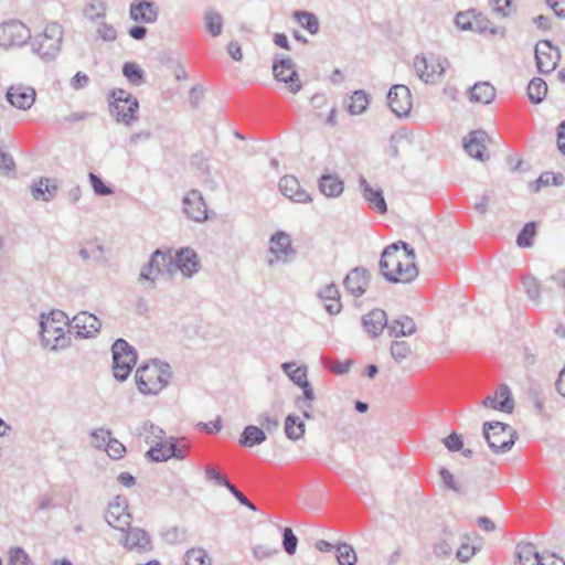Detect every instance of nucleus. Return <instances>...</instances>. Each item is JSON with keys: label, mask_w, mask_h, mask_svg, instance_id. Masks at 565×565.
<instances>
[{"label": "nucleus", "mask_w": 565, "mask_h": 565, "mask_svg": "<svg viewBox=\"0 0 565 565\" xmlns=\"http://www.w3.org/2000/svg\"><path fill=\"white\" fill-rule=\"evenodd\" d=\"M9 103L19 109H29L35 102V90L23 85L11 86L7 92Z\"/></svg>", "instance_id": "412c9836"}, {"label": "nucleus", "mask_w": 565, "mask_h": 565, "mask_svg": "<svg viewBox=\"0 0 565 565\" xmlns=\"http://www.w3.org/2000/svg\"><path fill=\"white\" fill-rule=\"evenodd\" d=\"M183 209L193 221L202 222L207 218V207L199 191L192 190L184 196Z\"/></svg>", "instance_id": "aec40b11"}, {"label": "nucleus", "mask_w": 565, "mask_h": 565, "mask_svg": "<svg viewBox=\"0 0 565 565\" xmlns=\"http://www.w3.org/2000/svg\"><path fill=\"white\" fill-rule=\"evenodd\" d=\"M68 327V317L60 310H53L41 320V338L43 343L55 349L61 341L65 340Z\"/></svg>", "instance_id": "20e7f679"}, {"label": "nucleus", "mask_w": 565, "mask_h": 565, "mask_svg": "<svg viewBox=\"0 0 565 565\" xmlns=\"http://www.w3.org/2000/svg\"><path fill=\"white\" fill-rule=\"evenodd\" d=\"M547 93V85L542 78H533L527 86V95L533 104L541 103Z\"/></svg>", "instance_id": "79ce46f5"}, {"label": "nucleus", "mask_w": 565, "mask_h": 565, "mask_svg": "<svg viewBox=\"0 0 565 565\" xmlns=\"http://www.w3.org/2000/svg\"><path fill=\"white\" fill-rule=\"evenodd\" d=\"M483 436L489 447L495 452H505L515 441L514 429L501 422H487L483 424Z\"/></svg>", "instance_id": "39448f33"}, {"label": "nucleus", "mask_w": 565, "mask_h": 565, "mask_svg": "<svg viewBox=\"0 0 565 565\" xmlns=\"http://www.w3.org/2000/svg\"><path fill=\"white\" fill-rule=\"evenodd\" d=\"M56 191L55 184L50 183L47 179H40L32 188V195L35 200H50Z\"/></svg>", "instance_id": "37998d69"}, {"label": "nucleus", "mask_w": 565, "mask_h": 565, "mask_svg": "<svg viewBox=\"0 0 565 565\" xmlns=\"http://www.w3.org/2000/svg\"><path fill=\"white\" fill-rule=\"evenodd\" d=\"M486 132L473 131L469 135L468 140L465 142V149L471 157L483 161L486 158H488V156H486Z\"/></svg>", "instance_id": "7c9ffc66"}, {"label": "nucleus", "mask_w": 565, "mask_h": 565, "mask_svg": "<svg viewBox=\"0 0 565 565\" xmlns=\"http://www.w3.org/2000/svg\"><path fill=\"white\" fill-rule=\"evenodd\" d=\"M265 438V433L262 428L250 425L244 429L241 444L247 447H253L263 443Z\"/></svg>", "instance_id": "a19ab883"}, {"label": "nucleus", "mask_w": 565, "mask_h": 565, "mask_svg": "<svg viewBox=\"0 0 565 565\" xmlns=\"http://www.w3.org/2000/svg\"><path fill=\"white\" fill-rule=\"evenodd\" d=\"M163 539L169 544H178L185 540V530L182 527L173 526L163 532Z\"/></svg>", "instance_id": "4d7b16f0"}, {"label": "nucleus", "mask_w": 565, "mask_h": 565, "mask_svg": "<svg viewBox=\"0 0 565 565\" xmlns=\"http://www.w3.org/2000/svg\"><path fill=\"white\" fill-rule=\"evenodd\" d=\"M98 34L100 38L107 41H114L116 39V30L107 24H102L98 28Z\"/></svg>", "instance_id": "338daca9"}, {"label": "nucleus", "mask_w": 565, "mask_h": 565, "mask_svg": "<svg viewBox=\"0 0 565 565\" xmlns=\"http://www.w3.org/2000/svg\"><path fill=\"white\" fill-rule=\"evenodd\" d=\"M482 406L500 413L511 414L514 409L515 402L510 387L502 383L492 395L487 396L482 401Z\"/></svg>", "instance_id": "2eb2a0df"}, {"label": "nucleus", "mask_w": 565, "mask_h": 565, "mask_svg": "<svg viewBox=\"0 0 565 565\" xmlns=\"http://www.w3.org/2000/svg\"><path fill=\"white\" fill-rule=\"evenodd\" d=\"M456 24L465 31L478 33H497V25L482 12L468 10L456 15Z\"/></svg>", "instance_id": "9d476101"}, {"label": "nucleus", "mask_w": 565, "mask_h": 565, "mask_svg": "<svg viewBox=\"0 0 565 565\" xmlns=\"http://www.w3.org/2000/svg\"><path fill=\"white\" fill-rule=\"evenodd\" d=\"M130 18L140 24L153 23L158 18V9L147 0H136L129 9Z\"/></svg>", "instance_id": "4be33fe9"}, {"label": "nucleus", "mask_w": 565, "mask_h": 565, "mask_svg": "<svg viewBox=\"0 0 565 565\" xmlns=\"http://www.w3.org/2000/svg\"><path fill=\"white\" fill-rule=\"evenodd\" d=\"M128 529L129 531L124 540V546L126 548L137 550L139 552H147L152 548L150 536L145 530L130 526Z\"/></svg>", "instance_id": "a878e982"}, {"label": "nucleus", "mask_w": 565, "mask_h": 565, "mask_svg": "<svg viewBox=\"0 0 565 565\" xmlns=\"http://www.w3.org/2000/svg\"><path fill=\"white\" fill-rule=\"evenodd\" d=\"M320 191L329 198L339 196L344 189L343 181L334 174H326L320 179Z\"/></svg>", "instance_id": "e433bc0d"}, {"label": "nucleus", "mask_w": 565, "mask_h": 565, "mask_svg": "<svg viewBox=\"0 0 565 565\" xmlns=\"http://www.w3.org/2000/svg\"><path fill=\"white\" fill-rule=\"evenodd\" d=\"M276 550H271L266 545H257L253 548V554L257 559H264L273 556Z\"/></svg>", "instance_id": "69168bd1"}, {"label": "nucleus", "mask_w": 565, "mask_h": 565, "mask_svg": "<svg viewBox=\"0 0 565 565\" xmlns=\"http://www.w3.org/2000/svg\"><path fill=\"white\" fill-rule=\"evenodd\" d=\"M335 557L339 565H355L358 561L353 546L348 543L337 545Z\"/></svg>", "instance_id": "ea45409f"}, {"label": "nucleus", "mask_w": 565, "mask_h": 565, "mask_svg": "<svg viewBox=\"0 0 565 565\" xmlns=\"http://www.w3.org/2000/svg\"><path fill=\"white\" fill-rule=\"evenodd\" d=\"M171 376L169 364L152 360L136 370L135 382L141 394L157 395L168 386Z\"/></svg>", "instance_id": "f03ea898"}, {"label": "nucleus", "mask_w": 565, "mask_h": 565, "mask_svg": "<svg viewBox=\"0 0 565 565\" xmlns=\"http://www.w3.org/2000/svg\"><path fill=\"white\" fill-rule=\"evenodd\" d=\"M306 430L305 423L297 416H288L285 422V431L288 438L299 439Z\"/></svg>", "instance_id": "c03bdc74"}, {"label": "nucleus", "mask_w": 565, "mask_h": 565, "mask_svg": "<svg viewBox=\"0 0 565 565\" xmlns=\"http://www.w3.org/2000/svg\"><path fill=\"white\" fill-rule=\"evenodd\" d=\"M184 565H212V559L203 547H192L184 555Z\"/></svg>", "instance_id": "58836bf2"}, {"label": "nucleus", "mask_w": 565, "mask_h": 565, "mask_svg": "<svg viewBox=\"0 0 565 565\" xmlns=\"http://www.w3.org/2000/svg\"><path fill=\"white\" fill-rule=\"evenodd\" d=\"M298 545V539L294 534L290 527H285L282 531V546L285 552L288 555H294L296 553Z\"/></svg>", "instance_id": "5fc2aeb1"}, {"label": "nucleus", "mask_w": 565, "mask_h": 565, "mask_svg": "<svg viewBox=\"0 0 565 565\" xmlns=\"http://www.w3.org/2000/svg\"><path fill=\"white\" fill-rule=\"evenodd\" d=\"M92 445L95 448H104L110 459H121L126 454L122 443L113 438L110 431L104 428L92 433Z\"/></svg>", "instance_id": "4468645a"}, {"label": "nucleus", "mask_w": 565, "mask_h": 565, "mask_svg": "<svg viewBox=\"0 0 565 565\" xmlns=\"http://www.w3.org/2000/svg\"><path fill=\"white\" fill-rule=\"evenodd\" d=\"M10 565H31V559L28 553L21 547H12L9 551Z\"/></svg>", "instance_id": "6e6d98bb"}, {"label": "nucleus", "mask_w": 565, "mask_h": 565, "mask_svg": "<svg viewBox=\"0 0 565 565\" xmlns=\"http://www.w3.org/2000/svg\"><path fill=\"white\" fill-rule=\"evenodd\" d=\"M122 73L134 85H139L142 81V71L136 63H126L124 65Z\"/></svg>", "instance_id": "603ef678"}, {"label": "nucleus", "mask_w": 565, "mask_h": 565, "mask_svg": "<svg viewBox=\"0 0 565 565\" xmlns=\"http://www.w3.org/2000/svg\"><path fill=\"white\" fill-rule=\"evenodd\" d=\"M227 489L242 505H245L252 511H256L255 504L250 502L234 484L231 483V486Z\"/></svg>", "instance_id": "0e129e2a"}, {"label": "nucleus", "mask_w": 565, "mask_h": 565, "mask_svg": "<svg viewBox=\"0 0 565 565\" xmlns=\"http://www.w3.org/2000/svg\"><path fill=\"white\" fill-rule=\"evenodd\" d=\"M513 0H489L493 11L502 17L509 15L513 11Z\"/></svg>", "instance_id": "bf43d9fd"}, {"label": "nucleus", "mask_w": 565, "mask_h": 565, "mask_svg": "<svg viewBox=\"0 0 565 565\" xmlns=\"http://www.w3.org/2000/svg\"><path fill=\"white\" fill-rule=\"evenodd\" d=\"M380 266L384 277L393 282H409L418 275L415 254L405 243L386 247Z\"/></svg>", "instance_id": "f257e3e1"}, {"label": "nucleus", "mask_w": 565, "mask_h": 565, "mask_svg": "<svg viewBox=\"0 0 565 565\" xmlns=\"http://www.w3.org/2000/svg\"><path fill=\"white\" fill-rule=\"evenodd\" d=\"M89 181L97 195H109L113 193L111 189L107 186L96 174L89 173Z\"/></svg>", "instance_id": "680f3d73"}, {"label": "nucleus", "mask_w": 565, "mask_h": 565, "mask_svg": "<svg viewBox=\"0 0 565 565\" xmlns=\"http://www.w3.org/2000/svg\"><path fill=\"white\" fill-rule=\"evenodd\" d=\"M414 67L418 77L426 84H438L446 74L447 61L434 54L416 56Z\"/></svg>", "instance_id": "0eeeda50"}, {"label": "nucleus", "mask_w": 565, "mask_h": 565, "mask_svg": "<svg viewBox=\"0 0 565 565\" xmlns=\"http://www.w3.org/2000/svg\"><path fill=\"white\" fill-rule=\"evenodd\" d=\"M388 106L397 116H406L413 107L411 90L405 85H394L387 95Z\"/></svg>", "instance_id": "f3484780"}, {"label": "nucleus", "mask_w": 565, "mask_h": 565, "mask_svg": "<svg viewBox=\"0 0 565 565\" xmlns=\"http://www.w3.org/2000/svg\"><path fill=\"white\" fill-rule=\"evenodd\" d=\"M536 235V224L534 222H530L524 225L522 231L520 232L516 243L520 247H530L533 243V238Z\"/></svg>", "instance_id": "de8ad7c7"}, {"label": "nucleus", "mask_w": 565, "mask_h": 565, "mask_svg": "<svg viewBox=\"0 0 565 565\" xmlns=\"http://www.w3.org/2000/svg\"><path fill=\"white\" fill-rule=\"evenodd\" d=\"M175 265L188 277L196 273L200 267L195 252L190 248L181 249L177 254Z\"/></svg>", "instance_id": "c756f323"}, {"label": "nucleus", "mask_w": 565, "mask_h": 565, "mask_svg": "<svg viewBox=\"0 0 565 565\" xmlns=\"http://www.w3.org/2000/svg\"><path fill=\"white\" fill-rule=\"evenodd\" d=\"M470 98L475 103L490 104L495 98V88L488 82L477 83L471 88Z\"/></svg>", "instance_id": "c9c22d12"}, {"label": "nucleus", "mask_w": 565, "mask_h": 565, "mask_svg": "<svg viewBox=\"0 0 565 565\" xmlns=\"http://www.w3.org/2000/svg\"><path fill=\"white\" fill-rule=\"evenodd\" d=\"M31 39L30 29L18 20L0 24V47L8 50L24 45Z\"/></svg>", "instance_id": "1a4fd4ad"}, {"label": "nucleus", "mask_w": 565, "mask_h": 565, "mask_svg": "<svg viewBox=\"0 0 565 565\" xmlns=\"http://www.w3.org/2000/svg\"><path fill=\"white\" fill-rule=\"evenodd\" d=\"M89 77L83 72H77L70 81V85L73 89H84L89 85Z\"/></svg>", "instance_id": "e2e57ef3"}, {"label": "nucleus", "mask_w": 565, "mask_h": 565, "mask_svg": "<svg viewBox=\"0 0 565 565\" xmlns=\"http://www.w3.org/2000/svg\"><path fill=\"white\" fill-rule=\"evenodd\" d=\"M189 443L185 439L166 438L152 446L147 455L150 459H183L189 455Z\"/></svg>", "instance_id": "9b49d317"}, {"label": "nucleus", "mask_w": 565, "mask_h": 565, "mask_svg": "<svg viewBox=\"0 0 565 565\" xmlns=\"http://www.w3.org/2000/svg\"><path fill=\"white\" fill-rule=\"evenodd\" d=\"M439 476L446 488L461 493L463 491L462 482L455 478V476L446 468L439 470Z\"/></svg>", "instance_id": "3c124183"}, {"label": "nucleus", "mask_w": 565, "mask_h": 565, "mask_svg": "<svg viewBox=\"0 0 565 565\" xmlns=\"http://www.w3.org/2000/svg\"><path fill=\"white\" fill-rule=\"evenodd\" d=\"M415 330V322L408 317L396 319L388 327L390 334L396 339L408 337L413 334Z\"/></svg>", "instance_id": "4c0bfd02"}, {"label": "nucleus", "mask_w": 565, "mask_h": 565, "mask_svg": "<svg viewBox=\"0 0 565 565\" xmlns=\"http://www.w3.org/2000/svg\"><path fill=\"white\" fill-rule=\"evenodd\" d=\"M362 194L369 206L377 214H385L387 205L380 188L372 186L366 180L361 181Z\"/></svg>", "instance_id": "393cba45"}, {"label": "nucleus", "mask_w": 565, "mask_h": 565, "mask_svg": "<svg viewBox=\"0 0 565 565\" xmlns=\"http://www.w3.org/2000/svg\"><path fill=\"white\" fill-rule=\"evenodd\" d=\"M273 71L275 78L279 82H284L290 93L296 94L300 90L301 83L290 60H281L275 63Z\"/></svg>", "instance_id": "6ab92c4d"}, {"label": "nucleus", "mask_w": 565, "mask_h": 565, "mask_svg": "<svg viewBox=\"0 0 565 565\" xmlns=\"http://www.w3.org/2000/svg\"><path fill=\"white\" fill-rule=\"evenodd\" d=\"M205 22H206L207 31L213 36H217L222 33L223 20L218 13H215V12L206 13Z\"/></svg>", "instance_id": "864d4df0"}, {"label": "nucleus", "mask_w": 565, "mask_h": 565, "mask_svg": "<svg viewBox=\"0 0 565 565\" xmlns=\"http://www.w3.org/2000/svg\"><path fill=\"white\" fill-rule=\"evenodd\" d=\"M444 446L451 452H460L461 456L468 458L476 455L470 443L466 444L462 435L451 433L443 439Z\"/></svg>", "instance_id": "473e14b6"}, {"label": "nucleus", "mask_w": 565, "mask_h": 565, "mask_svg": "<svg viewBox=\"0 0 565 565\" xmlns=\"http://www.w3.org/2000/svg\"><path fill=\"white\" fill-rule=\"evenodd\" d=\"M363 328L370 337H377L387 327V317L384 310L374 309L363 317Z\"/></svg>", "instance_id": "bb28decb"}, {"label": "nucleus", "mask_w": 565, "mask_h": 565, "mask_svg": "<svg viewBox=\"0 0 565 565\" xmlns=\"http://www.w3.org/2000/svg\"><path fill=\"white\" fill-rule=\"evenodd\" d=\"M113 373L118 381H125L137 363V354L122 339H118L111 347Z\"/></svg>", "instance_id": "423d86ee"}, {"label": "nucleus", "mask_w": 565, "mask_h": 565, "mask_svg": "<svg viewBox=\"0 0 565 565\" xmlns=\"http://www.w3.org/2000/svg\"><path fill=\"white\" fill-rule=\"evenodd\" d=\"M370 284V275L365 269L355 268L345 278V288L355 297L365 292Z\"/></svg>", "instance_id": "cd10ccee"}, {"label": "nucleus", "mask_w": 565, "mask_h": 565, "mask_svg": "<svg viewBox=\"0 0 565 565\" xmlns=\"http://www.w3.org/2000/svg\"><path fill=\"white\" fill-rule=\"evenodd\" d=\"M515 555L518 558L516 565H542L543 557L540 555L536 547L531 543H521L516 545Z\"/></svg>", "instance_id": "2f4dec72"}, {"label": "nucleus", "mask_w": 565, "mask_h": 565, "mask_svg": "<svg viewBox=\"0 0 565 565\" xmlns=\"http://www.w3.org/2000/svg\"><path fill=\"white\" fill-rule=\"evenodd\" d=\"M477 548L470 545L468 542H461L459 548L456 552V557L461 563H467L476 555Z\"/></svg>", "instance_id": "13d9d810"}, {"label": "nucleus", "mask_w": 565, "mask_h": 565, "mask_svg": "<svg viewBox=\"0 0 565 565\" xmlns=\"http://www.w3.org/2000/svg\"><path fill=\"white\" fill-rule=\"evenodd\" d=\"M105 520L109 526L126 531L131 524V514L128 511V502L125 497L117 495L105 512Z\"/></svg>", "instance_id": "f8f14e48"}, {"label": "nucleus", "mask_w": 565, "mask_h": 565, "mask_svg": "<svg viewBox=\"0 0 565 565\" xmlns=\"http://www.w3.org/2000/svg\"><path fill=\"white\" fill-rule=\"evenodd\" d=\"M73 327L78 335L88 338L100 330L102 323L95 315L82 311L73 318Z\"/></svg>", "instance_id": "5701e85b"}, {"label": "nucleus", "mask_w": 565, "mask_h": 565, "mask_svg": "<svg viewBox=\"0 0 565 565\" xmlns=\"http://www.w3.org/2000/svg\"><path fill=\"white\" fill-rule=\"evenodd\" d=\"M282 369L298 386L306 385L308 382L307 370L305 367L297 366L295 363H284Z\"/></svg>", "instance_id": "49530a36"}, {"label": "nucleus", "mask_w": 565, "mask_h": 565, "mask_svg": "<svg viewBox=\"0 0 565 565\" xmlns=\"http://www.w3.org/2000/svg\"><path fill=\"white\" fill-rule=\"evenodd\" d=\"M189 167L199 174L210 173L209 158L203 151L195 152L190 157Z\"/></svg>", "instance_id": "a18cd8bd"}, {"label": "nucleus", "mask_w": 565, "mask_h": 565, "mask_svg": "<svg viewBox=\"0 0 565 565\" xmlns=\"http://www.w3.org/2000/svg\"><path fill=\"white\" fill-rule=\"evenodd\" d=\"M455 544L456 533L450 527H444L433 545V552L438 558H448L452 555Z\"/></svg>", "instance_id": "c85d7f7f"}, {"label": "nucleus", "mask_w": 565, "mask_h": 565, "mask_svg": "<svg viewBox=\"0 0 565 565\" xmlns=\"http://www.w3.org/2000/svg\"><path fill=\"white\" fill-rule=\"evenodd\" d=\"M279 188L281 193L294 202L307 203L310 201L308 192L300 186L297 178L292 175H285L279 182Z\"/></svg>", "instance_id": "b1692460"}, {"label": "nucleus", "mask_w": 565, "mask_h": 565, "mask_svg": "<svg viewBox=\"0 0 565 565\" xmlns=\"http://www.w3.org/2000/svg\"><path fill=\"white\" fill-rule=\"evenodd\" d=\"M295 19L299 22V24L308 30L311 34H315L319 29V23L317 18L309 12H295Z\"/></svg>", "instance_id": "8fccbe9b"}, {"label": "nucleus", "mask_w": 565, "mask_h": 565, "mask_svg": "<svg viewBox=\"0 0 565 565\" xmlns=\"http://www.w3.org/2000/svg\"><path fill=\"white\" fill-rule=\"evenodd\" d=\"M205 476L209 481H213L217 486H223L226 488L231 486L228 479L225 476L221 475L220 471H217L213 467H206Z\"/></svg>", "instance_id": "052dcab7"}, {"label": "nucleus", "mask_w": 565, "mask_h": 565, "mask_svg": "<svg viewBox=\"0 0 565 565\" xmlns=\"http://www.w3.org/2000/svg\"><path fill=\"white\" fill-rule=\"evenodd\" d=\"M320 297L324 301L326 309L331 313H339L341 310L340 292L335 285L329 284L321 291Z\"/></svg>", "instance_id": "f704fd0d"}, {"label": "nucleus", "mask_w": 565, "mask_h": 565, "mask_svg": "<svg viewBox=\"0 0 565 565\" xmlns=\"http://www.w3.org/2000/svg\"><path fill=\"white\" fill-rule=\"evenodd\" d=\"M108 108L109 114L117 122L130 126L138 119L139 103L134 95L122 88L110 90Z\"/></svg>", "instance_id": "7ed1b4c3"}, {"label": "nucleus", "mask_w": 565, "mask_h": 565, "mask_svg": "<svg viewBox=\"0 0 565 565\" xmlns=\"http://www.w3.org/2000/svg\"><path fill=\"white\" fill-rule=\"evenodd\" d=\"M295 255L290 235L284 231H277L268 242L267 262L274 266L287 263Z\"/></svg>", "instance_id": "6e6552de"}, {"label": "nucleus", "mask_w": 565, "mask_h": 565, "mask_svg": "<svg viewBox=\"0 0 565 565\" xmlns=\"http://www.w3.org/2000/svg\"><path fill=\"white\" fill-rule=\"evenodd\" d=\"M63 39V29L56 22L47 23L43 31L36 35V45L39 52L43 55H50L58 51Z\"/></svg>", "instance_id": "ddd939ff"}, {"label": "nucleus", "mask_w": 565, "mask_h": 565, "mask_svg": "<svg viewBox=\"0 0 565 565\" xmlns=\"http://www.w3.org/2000/svg\"><path fill=\"white\" fill-rule=\"evenodd\" d=\"M550 7L558 17H565V0H547Z\"/></svg>", "instance_id": "774afa93"}, {"label": "nucleus", "mask_w": 565, "mask_h": 565, "mask_svg": "<svg viewBox=\"0 0 565 565\" xmlns=\"http://www.w3.org/2000/svg\"><path fill=\"white\" fill-rule=\"evenodd\" d=\"M391 352L396 361H403L411 355L412 348L408 341L396 339L392 343Z\"/></svg>", "instance_id": "09e8293b"}, {"label": "nucleus", "mask_w": 565, "mask_h": 565, "mask_svg": "<svg viewBox=\"0 0 565 565\" xmlns=\"http://www.w3.org/2000/svg\"><path fill=\"white\" fill-rule=\"evenodd\" d=\"M173 258L174 256L172 255L171 250L167 253L156 250L148 266L140 274V277L153 281L159 274L164 271L170 273L173 265Z\"/></svg>", "instance_id": "a211bd4d"}, {"label": "nucleus", "mask_w": 565, "mask_h": 565, "mask_svg": "<svg viewBox=\"0 0 565 565\" xmlns=\"http://www.w3.org/2000/svg\"><path fill=\"white\" fill-rule=\"evenodd\" d=\"M370 105V96L364 90L353 92L345 102V108L351 115L363 114Z\"/></svg>", "instance_id": "72a5a7b5"}, {"label": "nucleus", "mask_w": 565, "mask_h": 565, "mask_svg": "<svg viewBox=\"0 0 565 565\" xmlns=\"http://www.w3.org/2000/svg\"><path fill=\"white\" fill-rule=\"evenodd\" d=\"M536 65L541 73L547 74L557 66L561 54L550 41H540L535 46Z\"/></svg>", "instance_id": "dca6fc26"}]
</instances>
